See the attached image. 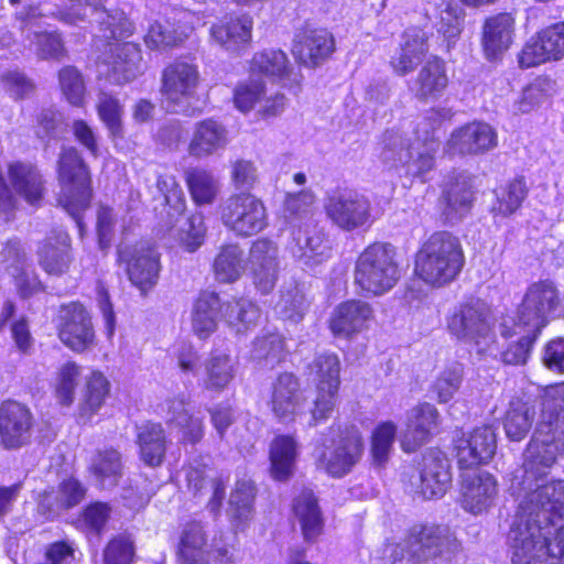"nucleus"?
<instances>
[{
	"label": "nucleus",
	"mask_w": 564,
	"mask_h": 564,
	"mask_svg": "<svg viewBox=\"0 0 564 564\" xmlns=\"http://www.w3.org/2000/svg\"><path fill=\"white\" fill-rule=\"evenodd\" d=\"M564 456V381L543 398L540 420L525 445L520 489L527 491L508 530L512 564H564V478L549 476Z\"/></svg>",
	"instance_id": "obj_1"
},
{
	"label": "nucleus",
	"mask_w": 564,
	"mask_h": 564,
	"mask_svg": "<svg viewBox=\"0 0 564 564\" xmlns=\"http://www.w3.org/2000/svg\"><path fill=\"white\" fill-rule=\"evenodd\" d=\"M463 552V544L447 527L413 523L399 542H384L379 564H425L453 562Z\"/></svg>",
	"instance_id": "obj_2"
},
{
	"label": "nucleus",
	"mask_w": 564,
	"mask_h": 564,
	"mask_svg": "<svg viewBox=\"0 0 564 564\" xmlns=\"http://www.w3.org/2000/svg\"><path fill=\"white\" fill-rule=\"evenodd\" d=\"M466 264L460 238L441 229L423 238L413 253L412 276L431 289H442L455 282Z\"/></svg>",
	"instance_id": "obj_3"
},
{
	"label": "nucleus",
	"mask_w": 564,
	"mask_h": 564,
	"mask_svg": "<svg viewBox=\"0 0 564 564\" xmlns=\"http://www.w3.org/2000/svg\"><path fill=\"white\" fill-rule=\"evenodd\" d=\"M59 193L57 205L83 225L84 213L94 199L93 172L82 152L74 145L62 148L55 166Z\"/></svg>",
	"instance_id": "obj_4"
},
{
	"label": "nucleus",
	"mask_w": 564,
	"mask_h": 564,
	"mask_svg": "<svg viewBox=\"0 0 564 564\" xmlns=\"http://www.w3.org/2000/svg\"><path fill=\"white\" fill-rule=\"evenodd\" d=\"M400 276L398 252L390 242L369 243L355 261L354 284L365 297L386 294L397 285Z\"/></svg>",
	"instance_id": "obj_5"
},
{
	"label": "nucleus",
	"mask_w": 564,
	"mask_h": 564,
	"mask_svg": "<svg viewBox=\"0 0 564 564\" xmlns=\"http://www.w3.org/2000/svg\"><path fill=\"white\" fill-rule=\"evenodd\" d=\"M332 452L319 454L316 465L332 478H344L361 462L366 441L360 426L352 421L334 422L328 426Z\"/></svg>",
	"instance_id": "obj_6"
},
{
	"label": "nucleus",
	"mask_w": 564,
	"mask_h": 564,
	"mask_svg": "<svg viewBox=\"0 0 564 564\" xmlns=\"http://www.w3.org/2000/svg\"><path fill=\"white\" fill-rule=\"evenodd\" d=\"M312 377L315 397L310 410L312 426L326 422L337 408L341 386V362L334 351L316 354L306 366Z\"/></svg>",
	"instance_id": "obj_7"
},
{
	"label": "nucleus",
	"mask_w": 564,
	"mask_h": 564,
	"mask_svg": "<svg viewBox=\"0 0 564 564\" xmlns=\"http://www.w3.org/2000/svg\"><path fill=\"white\" fill-rule=\"evenodd\" d=\"M564 313V303L557 283L540 279L530 283L517 306L513 319L520 327H531L540 333L550 321Z\"/></svg>",
	"instance_id": "obj_8"
},
{
	"label": "nucleus",
	"mask_w": 564,
	"mask_h": 564,
	"mask_svg": "<svg viewBox=\"0 0 564 564\" xmlns=\"http://www.w3.org/2000/svg\"><path fill=\"white\" fill-rule=\"evenodd\" d=\"M53 324L61 343L76 354L91 349L97 343L93 314L79 300L59 304Z\"/></svg>",
	"instance_id": "obj_9"
},
{
	"label": "nucleus",
	"mask_w": 564,
	"mask_h": 564,
	"mask_svg": "<svg viewBox=\"0 0 564 564\" xmlns=\"http://www.w3.org/2000/svg\"><path fill=\"white\" fill-rule=\"evenodd\" d=\"M200 85L198 66L185 58H175L162 69L161 94L174 111L187 116L199 112L192 107L197 100V89Z\"/></svg>",
	"instance_id": "obj_10"
},
{
	"label": "nucleus",
	"mask_w": 564,
	"mask_h": 564,
	"mask_svg": "<svg viewBox=\"0 0 564 564\" xmlns=\"http://www.w3.org/2000/svg\"><path fill=\"white\" fill-rule=\"evenodd\" d=\"M223 225L238 237H251L267 227L263 200L250 192L230 194L218 205Z\"/></svg>",
	"instance_id": "obj_11"
},
{
	"label": "nucleus",
	"mask_w": 564,
	"mask_h": 564,
	"mask_svg": "<svg viewBox=\"0 0 564 564\" xmlns=\"http://www.w3.org/2000/svg\"><path fill=\"white\" fill-rule=\"evenodd\" d=\"M414 468L416 474L410 475L409 482L423 499L442 498L451 487V464L447 455L438 447H430L422 453Z\"/></svg>",
	"instance_id": "obj_12"
},
{
	"label": "nucleus",
	"mask_w": 564,
	"mask_h": 564,
	"mask_svg": "<svg viewBox=\"0 0 564 564\" xmlns=\"http://www.w3.org/2000/svg\"><path fill=\"white\" fill-rule=\"evenodd\" d=\"M336 50L329 29L305 23L294 33L290 51L300 68L317 69L333 58Z\"/></svg>",
	"instance_id": "obj_13"
},
{
	"label": "nucleus",
	"mask_w": 564,
	"mask_h": 564,
	"mask_svg": "<svg viewBox=\"0 0 564 564\" xmlns=\"http://www.w3.org/2000/svg\"><path fill=\"white\" fill-rule=\"evenodd\" d=\"M307 398L300 378L292 371L279 372L269 389L268 408L276 422L292 424L305 414Z\"/></svg>",
	"instance_id": "obj_14"
},
{
	"label": "nucleus",
	"mask_w": 564,
	"mask_h": 564,
	"mask_svg": "<svg viewBox=\"0 0 564 564\" xmlns=\"http://www.w3.org/2000/svg\"><path fill=\"white\" fill-rule=\"evenodd\" d=\"M326 216L345 231L370 227L372 224L371 203L367 196L351 189L330 193L324 203Z\"/></svg>",
	"instance_id": "obj_15"
},
{
	"label": "nucleus",
	"mask_w": 564,
	"mask_h": 564,
	"mask_svg": "<svg viewBox=\"0 0 564 564\" xmlns=\"http://www.w3.org/2000/svg\"><path fill=\"white\" fill-rule=\"evenodd\" d=\"M117 261L124 265L129 280L142 293H147L156 284L161 263L160 253L153 243L140 240L133 245L119 247Z\"/></svg>",
	"instance_id": "obj_16"
},
{
	"label": "nucleus",
	"mask_w": 564,
	"mask_h": 564,
	"mask_svg": "<svg viewBox=\"0 0 564 564\" xmlns=\"http://www.w3.org/2000/svg\"><path fill=\"white\" fill-rule=\"evenodd\" d=\"M518 65L528 69L564 59V19L550 23L532 35L517 54Z\"/></svg>",
	"instance_id": "obj_17"
},
{
	"label": "nucleus",
	"mask_w": 564,
	"mask_h": 564,
	"mask_svg": "<svg viewBox=\"0 0 564 564\" xmlns=\"http://www.w3.org/2000/svg\"><path fill=\"white\" fill-rule=\"evenodd\" d=\"M87 487L69 475L57 482L56 488L44 489L35 498V513L44 522L56 520L63 512L79 506L87 497Z\"/></svg>",
	"instance_id": "obj_18"
},
{
	"label": "nucleus",
	"mask_w": 564,
	"mask_h": 564,
	"mask_svg": "<svg viewBox=\"0 0 564 564\" xmlns=\"http://www.w3.org/2000/svg\"><path fill=\"white\" fill-rule=\"evenodd\" d=\"M35 417L28 404L14 399L0 403V446L17 451L30 444Z\"/></svg>",
	"instance_id": "obj_19"
},
{
	"label": "nucleus",
	"mask_w": 564,
	"mask_h": 564,
	"mask_svg": "<svg viewBox=\"0 0 564 564\" xmlns=\"http://www.w3.org/2000/svg\"><path fill=\"white\" fill-rule=\"evenodd\" d=\"M446 327L457 339H470L478 344L479 338L490 332L485 303L473 296L458 303L446 316Z\"/></svg>",
	"instance_id": "obj_20"
},
{
	"label": "nucleus",
	"mask_w": 564,
	"mask_h": 564,
	"mask_svg": "<svg viewBox=\"0 0 564 564\" xmlns=\"http://www.w3.org/2000/svg\"><path fill=\"white\" fill-rule=\"evenodd\" d=\"M375 319L370 303L360 299H349L335 306L327 321L334 338L351 340L369 328Z\"/></svg>",
	"instance_id": "obj_21"
},
{
	"label": "nucleus",
	"mask_w": 564,
	"mask_h": 564,
	"mask_svg": "<svg viewBox=\"0 0 564 564\" xmlns=\"http://www.w3.org/2000/svg\"><path fill=\"white\" fill-rule=\"evenodd\" d=\"M496 448V434L490 425L477 426L468 435L462 434L454 443L458 469L469 471L488 464Z\"/></svg>",
	"instance_id": "obj_22"
},
{
	"label": "nucleus",
	"mask_w": 564,
	"mask_h": 564,
	"mask_svg": "<svg viewBox=\"0 0 564 564\" xmlns=\"http://www.w3.org/2000/svg\"><path fill=\"white\" fill-rule=\"evenodd\" d=\"M37 262L50 276H62L70 271L75 256L70 235L66 230H51L37 245Z\"/></svg>",
	"instance_id": "obj_23"
},
{
	"label": "nucleus",
	"mask_w": 564,
	"mask_h": 564,
	"mask_svg": "<svg viewBox=\"0 0 564 564\" xmlns=\"http://www.w3.org/2000/svg\"><path fill=\"white\" fill-rule=\"evenodd\" d=\"M248 72L257 78L267 77L281 87H299L301 75L294 72L288 54L281 48H264L256 52L249 61Z\"/></svg>",
	"instance_id": "obj_24"
},
{
	"label": "nucleus",
	"mask_w": 564,
	"mask_h": 564,
	"mask_svg": "<svg viewBox=\"0 0 564 564\" xmlns=\"http://www.w3.org/2000/svg\"><path fill=\"white\" fill-rule=\"evenodd\" d=\"M516 18L511 12H497L485 18L481 26L480 45L489 62L502 58L513 43Z\"/></svg>",
	"instance_id": "obj_25"
},
{
	"label": "nucleus",
	"mask_w": 564,
	"mask_h": 564,
	"mask_svg": "<svg viewBox=\"0 0 564 564\" xmlns=\"http://www.w3.org/2000/svg\"><path fill=\"white\" fill-rule=\"evenodd\" d=\"M441 415L435 405L420 402L412 408L401 436V448L405 453L416 452L429 443L440 430Z\"/></svg>",
	"instance_id": "obj_26"
},
{
	"label": "nucleus",
	"mask_w": 564,
	"mask_h": 564,
	"mask_svg": "<svg viewBox=\"0 0 564 564\" xmlns=\"http://www.w3.org/2000/svg\"><path fill=\"white\" fill-rule=\"evenodd\" d=\"M475 200L470 180L457 174L449 176L441 185L437 207L444 221L460 220L471 213Z\"/></svg>",
	"instance_id": "obj_27"
},
{
	"label": "nucleus",
	"mask_w": 564,
	"mask_h": 564,
	"mask_svg": "<svg viewBox=\"0 0 564 564\" xmlns=\"http://www.w3.org/2000/svg\"><path fill=\"white\" fill-rule=\"evenodd\" d=\"M446 145L453 153L479 155L497 145V133L486 122L470 121L454 129Z\"/></svg>",
	"instance_id": "obj_28"
},
{
	"label": "nucleus",
	"mask_w": 564,
	"mask_h": 564,
	"mask_svg": "<svg viewBox=\"0 0 564 564\" xmlns=\"http://www.w3.org/2000/svg\"><path fill=\"white\" fill-rule=\"evenodd\" d=\"M497 495L498 482L491 474L480 471L471 475L469 471H460V505L469 513L487 511Z\"/></svg>",
	"instance_id": "obj_29"
},
{
	"label": "nucleus",
	"mask_w": 564,
	"mask_h": 564,
	"mask_svg": "<svg viewBox=\"0 0 564 564\" xmlns=\"http://www.w3.org/2000/svg\"><path fill=\"white\" fill-rule=\"evenodd\" d=\"M134 442L138 447V457L144 466L158 468L163 465L171 440L161 422L147 420L138 425Z\"/></svg>",
	"instance_id": "obj_30"
},
{
	"label": "nucleus",
	"mask_w": 564,
	"mask_h": 564,
	"mask_svg": "<svg viewBox=\"0 0 564 564\" xmlns=\"http://www.w3.org/2000/svg\"><path fill=\"white\" fill-rule=\"evenodd\" d=\"M415 98L421 102L440 99L449 86L447 62L438 55H430L414 79Z\"/></svg>",
	"instance_id": "obj_31"
},
{
	"label": "nucleus",
	"mask_w": 564,
	"mask_h": 564,
	"mask_svg": "<svg viewBox=\"0 0 564 564\" xmlns=\"http://www.w3.org/2000/svg\"><path fill=\"white\" fill-rule=\"evenodd\" d=\"M102 52V63L118 84L132 80L142 59L139 44L134 42H108Z\"/></svg>",
	"instance_id": "obj_32"
},
{
	"label": "nucleus",
	"mask_w": 564,
	"mask_h": 564,
	"mask_svg": "<svg viewBox=\"0 0 564 564\" xmlns=\"http://www.w3.org/2000/svg\"><path fill=\"white\" fill-rule=\"evenodd\" d=\"M292 512L299 521L303 541L308 545L317 543L325 532V519L311 489H303L293 499Z\"/></svg>",
	"instance_id": "obj_33"
},
{
	"label": "nucleus",
	"mask_w": 564,
	"mask_h": 564,
	"mask_svg": "<svg viewBox=\"0 0 564 564\" xmlns=\"http://www.w3.org/2000/svg\"><path fill=\"white\" fill-rule=\"evenodd\" d=\"M225 124L215 118H205L194 124L187 152L192 158L204 159L224 149L228 143Z\"/></svg>",
	"instance_id": "obj_34"
},
{
	"label": "nucleus",
	"mask_w": 564,
	"mask_h": 564,
	"mask_svg": "<svg viewBox=\"0 0 564 564\" xmlns=\"http://www.w3.org/2000/svg\"><path fill=\"white\" fill-rule=\"evenodd\" d=\"M253 20L249 14L228 13L212 24L209 34L218 45L237 50L250 44L252 40Z\"/></svg>",
	"instance_id": "obj_35"
},
{
	"label": "nucleus",
	"mask_w": 564,
	"mask_h": 564,
	"mask_svg": "<svg viewBox=\"0 0 564 564\" xmlns=\"http://www.w3.org/2000/svg\"><path fill=\"white\" fill-rule=\"evenodd\" d=\"M166 404L170 422L175 424L180 433L178 444L182 447L200 444L206 433L204 417L187 409L188 402L184 398H172Z\"/></svg>",
	"instance_id": "obj_36"
},
{
	"label": "nucleus",
	"mask_w": 564,
	"mask_h": 564,
	"mask_svg": "<svg viewBox=\"0 0 564 564\" xmlns=\"http://www.w3.org/2000/svg\"><path fill=\"white\" fill-rule=\"evenodd\" d=\"M299 442L293 434H276L269 446V471L275 481H288L294 474Z\"/></svg>",
	"instance_id": "obj_37"
},
{
	"label": "nucleus",
	"mask_w": 564,
	"mask_h": 564,
	"mask_svg": "<svg viewBox=\"0 0 564 564\" xmlns=\"http://www.w3.org/2000/svg\"><path fill=\"white\" fill-rule=\"evenodd\" d=\"M187 37L186 23L175 18L162 17L149 24L143 42L151 51H166L182 46Z\"/></svg>",
	"instance_id": "obj_38"
},
{
	"label": "nucleus",
	"mask_w": 564,
	"mask_h": 564,
	"mask_svg": "<svg viewBox=\"0 0 564 564\" xmlns=\"http://www.w3.org/2000/svg\"><path fill=\"white\" fill-rule=\"evenodd\" d=\"M221 310L223 301L217 292L203 290L198 293L193 304L192 329L199 339H207L216 332Z\"/></svg>",
	"instance_id": "obj_39"
},
{
	"label": "nucleus",
	"mask_w": 564,
	"mask_h": 564,
	"mask_svg": "<svg viewBox=\"0 0 564 564\" xmlns=\"http://www.w3.org/2000/svg\"><path fill=\"white\" fill-rule=\"evenodd\" d=\"M155 187L160 194V207L156 215L170 225H174L186 212L187 200L183 188L173 174H159Z\"/></svg>",
	"instance_id": "obj_40"
},
{
	"label": "nucleus",
	"mask_w": 564,
	"mask_h": 564,
	"mask_svg": "<svg viewBox=\"0 0 564 564\" xmlns=\"http://www.w3.org/2000/svg\"><path fill=\"white\" fill-rule=\"evenodd\" d=\"M541 334L531 327H520L517 325V321L512 319V326L506 327L501 335L503 338H511L513 336H519V338L510 341L501 351V362L513 367L527 365Z\"/></svg>",
	"instance_id": "obj_41"
},
{
	"label": "nucleus",
	"mask_w": 564,
	"mask_h": 564,
	"mask_svg": "<svg viewBox=\"0 0 564 564\" xmlns=\"http://www.w3.org/2000/svg\"><path fill=\"white\" fill-rule=\"evenodd\" d=\"M427 37L420 32H405L397 53L389 64L399 76L412 73L429 53Z\"/></svg>",
	"instance_id": "obj_42"
},
{
	"label": "nucleus",
	"mask_w": 564,
	"mask_h": 564,
	"mask_svg": "<svg viewBox=\"0 0 564 564\" xmlns=\"http://www.w3.org/2000/svg\"><path fill=\"white\" fill-rule=\"evenodd\" d=\"M111 393V383L99 369H93L85 378L83 397L78 408L80 419L88 421L106 404Z\"/></svg>",
	"instance_id": "obj_43"
},
{
	"label": "nucleus",
	"mask_w": 564,
	"mask_h": 564,
	"mask_svg": "<svg viewBox=\"0 0 564 564\" xmlns=\"http://www.w3.org/2000/svg\"><path fill=\"white\" fill-rule=\"evenodd\" d=\"M289 356L286 339L278 330L260 334L252 340L251 358L258 365L274 369L285 362Z\"/></svg>",
	"instance_id": "obj_44"
},
{
	"label": "nucleus",
	"mask_w": 564,
	"mask_h": 564,
	"mask_svg": "<svg viewBox=\"0 0 564 564\" xmlns=\"http://www.w3.org/2000/svg\"><path fill=\"white\" fill-rule=\"evenodd\" d=\"M207 535L198 520L187 521L181 532L177 544V557L181 564L206 563Z\"/></svg>",
	"instance_id": "obj_45"
},
{
	"label": "nucleus",
	"mask_w": 564,
	"mask_h": 564,
	"mask_svg": "<svg viewBox=\"0 0 564 564\" xmlns=\"http://www.w3.org/2000/svg\"><path fill=\"white\" fill-rule=\"evenodd\" d=\"M184 181L195 206L212 205L219 195L218 181L206 167H188L184 172Z\"/></svg>",
	"instance_id": "obj_46"
},
{
	"label": "nucleus",
	"mask_w": 564,
	"mask_h": 564,
	"mask_svg": "<svg viewBox=\"0 0 564 564\" xmlns=\"http://www.w3.org/2000/svg\"><path fill=\"white\" fill-rule=\"evenodd\" d=\"M454 115L451 108L431 107L414 128L415 138L425 147L437 145Z\"/></svg>",
	"instance_id": "obj_47"
},
{
	"label": "nucleus",
	"mask_w": 564,
	"mask_h": 564,
	"mask_svg": "<svg viewBox=\"0 0 564 564\" xmlns=\"http://www.w3.org/2000/svg\"><path fill=\"white\" fill-rule=\"evenodd\" d=\"M398 427L391 420L380 421L370 432L369 460L377 469H383L390 460Z\"/></svg>",
	"instance_id": "obj_48"
},
{
	"label": "nucleus",
	"mask_w": 564,
	"mask_h": 564,
	"mask_svg": "<svg viewBox=\"0 0 564 564\" xmlns=\"http://www.w3.org/2000/svg\"><path fill=\"white\" fill-rule=\"evenodd\" d=\"M257 486L252 480L240 479L236 481L231 494L230 507L232 510L230 522L236 530H245L254 514Z\"/></svg>",
	"instance_id": "obj_49"
},
{
	"label": "nucleus",
	"mask_w": 564,
	"mask_h": 564,
	"mask_svg": "<svg viewBox=\"0 0 564 564\" xmlns=\"http://www.w3.org/2000/svg\"><path fill=\"white\" fill-rule=\"evenodd\" d=\"M261 316L259 306L245 297L223 302L221 319L238 333H246L258 324Z\"/></svg>",
	"instance_id": "obj_50"
},
{
	"label": "nucleus",
	"mask_w": 564,
	"mask_h": 564,
	"mask_svg": "<svg viewBox=\"0 0 564 564\" xmlns=\"http://www.w3.org/2000/svg\"><path fill=\"white\" fill-rule=\"evenodd\" d=\"M534 414L533 406L527 401L520 398L511 400L502 419L507 437L513 442L524 440L532 427Z\"/></svg>",
	"instance_id": "obj_51"
},
{
	"label": "nucleus",
	"mask_w": 564,
	"mask_h": 564,
	"mask_svg": "<svg viewBox=\"0 0 564 564\" xmlns=\"http://www.w3.org/2000/svg\"><path fill=\"white\" fill-rule=\"evenodd\" d=\"M88 471L100 482L117 486L123 475L121 453L112 446L98 449L88 467Z\"/></svg>",
	"instance_id": "obj_52"
},
{
	"label": "nucleus",
	"mask_w": 564,
	"mask_h": 564,
	"mask_svg": "<svg viewBox=\"0 0 564 564\" xmlns=\"http://www.w3.org/2000/svg\"><path fill=\"white\" fill-rule=\"evenodd\" d=\"M243 269V251L239 245H221L213 263L216 279L223 283H232L241 276Z\"/></svg>",
	"instance_id": "obj_53"
},
{
	"label": "nucleus",
	"mask_w": 564,
	"mask_h": 564,
	"mask_svg": "<svg viewBox=\"0 0 564 564\" xmlns=\"http://www.w3.org/2000/svg\"><path fill=\"white\" fill-rule=\"evenodd\" d=\"M528 193L529 188L523 176H517L510 180L505 186H501L497 193L491 213L494 216H512L521 208Z\"/></svg>",
	"instance_id": "obj_54"
},
{
	"label": "nucleus",
	"mask_w": 564,
	"mask_h": 564,
	"mask_svg": "<svg viewBox=\"0 0 564 564\" xmlns=\"http://www.w3.org/2000/svg\"><path fill=\"white\" fill-rule=\"evenodd\" d=\"M267 95V84L263 78L250 76L239 80L232 89L231 101L241 113L247 115L256 109Z\"/></svg>",
	"instance_id": "obj_55"
},
{
	"label": "nucleus",
	"mask_w": 564,
	"mask_h": 564,
	"mask_svg": "<svg viewBox=\"0 0 564 564\" xmlns=\"http://www.w3.org/2000/svg\"><path fill=\"white\" fill-rule=\"evenodd\" d=\"M96 111L99 120L108 130L112 140L122 139L123 130V106L120 100L111 93L102 91L96 105Z\"/></svg>",
	"instance_id": "obj_56"
},
{
	"label": "nucleus",
	"mask_w": 564,
	"mask_h": 564,
	"mask_svg": "<svg viewBox=\"0 0 564 564\" xmlns=\"http://www.w3.org/2000/svg\"><path fill=\"white\" fill-rule=\"evenodd\" d=\"M205 370L204 387L210 391H223L235 378V365L228 354H210Z\"/></svg>",
	"instance_id": "obj_57"
},
{
	"label": "nucleus",
	"mask_w": 564,
	"mask_h": 564,
	"mask_svg": "<svg viewBox=\"0 0 564 564\" xmlns=\"http://www.w3.org/2000/svg\"><path fill=\"white\" fill-rule=\"evenodd\" d=\"M137 546L129 532L111 535L102 549V564H134Z\"/></svg>",
	"instance_id": "obj_58"
},
{
	"label": "nucleus",
	"mask_w": 564,
	"mask_h": 564,
	"mask_svg": "<svg viewBox=\"0 0 564 564\" xmlns=\"http://www.w3.org/2000/svg\"><path fill=\"white\" fill-rule=\"evenodd\" d=\"M80 372V366L73 360L58 368L53 392L59 405L70 406L74 403Z\"/></svg>",
	"instance_id": "obj_59"
},
{
	"label": "nucleus",
	"mask_w": 564,
	"mask_h": 564,
	"mask_svg": "<svg viewBox=\"0 0 564 564\" xmlns=\"http://www.w3.org/2000/svg\"><path fill=\"white\" fill-rule=\"evenodd\" d=\"M59 89L66 101L76 108L86 105V85L83 74L73 65L63 66L57 72Z\"/></svg>",
	"instance_id": "obj_60"
},
{
	"label": "nucleus",
	"mask_w": 564,
	"mask_h": 564,
	"mask_svg": "<svg viewBox=\"0 0 564 564\" xmlns=\"http://www.w3.org/2000/svg\"><path fill=\"white\" fill-rule=\"evenodd\" d=\"M464 378V366L454 362L444 368L436 377L431 391L435 394L438 403H447L453 399L460 388Z\"/></svg>",
	"instance_id": "obj_61"
},
{
	"label": "nucleus",
	"mask_w": 564,
	"mask_h": 564,
	"mask_svg": "<svg viewBox=\"0 0 564 564\" xmlns=\"http://www.w3.org/2000/svg\"><path fill=\"white\" fill-rule=\"evenodd\" d=\"M112 508L106 501H90L82 508L77 520L83 524L86 531L101 536L110 520Z\"/></svg>",
	"instance_id": "obj_62"
},
{
	"label": "nucleus",
	"mask_w": 564,
	"mask_h": 564,
	"mask_svg": "<svg viewBox=\"0 0 564 564\" xmlns=\"http://www.w3.org/2000/svg\"><path fill=\"white\" fill-rule=\"evenodd\" d=\"M34 44L41 59L61 61L67 56L62 33L58 31L35 32Z\"/></svg>",
	"instance_id": "obj_63"
},
{
	"label": "nucleus",
	"mask_w": 564,
	"mask_h": 564,
	"mask_svg": "<svg viewBox=\"0 0 564 564\" xmlns=\"http://www.w3.org/2000/svg\"><path fill=\"white\" fill-rule=\"evenodd\" d=\"M76 544L68 539L47 543L43 549V561L35 564H73L76 562Z\"/></svg>",
	"instance_id": "obj_64"
}]
</instances>
